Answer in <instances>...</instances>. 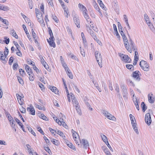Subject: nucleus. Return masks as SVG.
I'll return each mask as SVG.
<instances>
[{
    "instance_id": "f257e3e1",
    "label": "nucleus",
    "mask_w": 155,
    "mask_h": 155,
    "mask_svg": "<svg viewBox=\"0 0 155 155\" xmlns=\"http://www.w3.org/2000/svg\"><path fill=\"white\" fill-rule=\"evenodd\" d=\"M118 54L121 58V60L124 62L127 63L130 62L131 60L127 55L121 53H119Z\"/></svg>"
},
{
    "instance_id": "f03ea898",
    "label": "nucleus",
    "mask_w": 155,
    "mask_h": 155,
    "mask_svg": "<svg viewBox=\"0 0 155 155\" xmlns=\"http://www.w3.org/2000/svg\"><path fill=\"white\" fill-rule=\"evenodd\" d=\"M95 57L96 61L99 66L101 68L102 66V58L101 53L98 51H96L95 52Z\"/></svg>"
},
{
    "instance_id": "7ed1b4c3",
    "label": "nucleus",
    "mask_w": 155,
    "mask_h": 155,
    "mask_svg": "<svg viewBox=\"0 0 155 155\" xmlns=\"http://www.w3.org/2000/svg\"><path fill=\"white\" fill-rule=\"evenodd\" d=\"M140 65L142 69L145 71H149V67L147 62L144 61L142 60L140 62Z\"/></svg>"
},
{
    "instance_id": "20e7f679",
    "label": "nucleus",
    "mask_w": 155,
    "mask_h": 155,
    "mask_svg": "<svg viewBox=\"0 0 155 155\" xmlns=\"http://www.w3.org/2000/svg\"><path fill=\"white\" fill-rule=\"evenodd\" d=\"M125 47L126 49L129 52L131 53V50L129 44L128 43V40L126 36L122 37Z\"/></svg>"
},
{
    "instance_id": "39448f33",
    "label": "nucleus",
    "mask_w": 155,
    "mask_h": 155,
    "mask_svg": "<svg viewBox=\"0 0 155 155\" xmlns=\"http://www.w3.org/2000/svg\"><path fill=\"white\" fill-rule=\"evenodd\" d=\"M145 120V122L148 126L150 124L151 122V119L150 114L149 113H148L146 114Z\"/></svg>"
},
{
    "instance_id": "423d86ee",
    "label": "nucleus",
    "mask_w": 155,
    "mask_h": 155,
    "mask_svg": "<svg viewBox=\"0 0 155 155\" xmlns=\"http://www.w3.org/2000/svg\"><path fill=\"white\" fill-rule=\"evenodd\" d=\"M140 73L139 71H136L133 72L132 76L134 79L139 81L140 79L139 75Z\"/></svg>"
},
{
    "instance_id": "0eeeda50",
    "label": "nucleus",
    "mask_w": 155,
    "mask_h": 155,
    "mask_svg": "<svg viewBox=\"0 0 155 155\" xmlns=\"http://www.w3.org/2000/svg\"><path fill=\"white\" fill-rule=\"evenodd\" d=\"M103 114L106 117L110 120H114V119H116L115 117L113 116L111 114L106 110L103 111Z\"/></svg>"
},
{
    "instance_id": "6e6552de",
    "label": "nucleus",
    "mask_w": 155,
    "mask_h": 155,
    "mask_svg": "<svg viewBox=\"0 0 155 155\" xmlns=\"http://www.w3.org/2000/svg\"><path fill=\"white\" fill-rule=\"evenodd\" d=\"M81 144L83 146L84 148L87 149L89 146V144L88 141L85 139H82L80 141Z\"/></svg>"
},
{
    "instance_id": "1a4fd4ad",
    "label": "nucleus",
    "mask_w": 155,
    "mask_h": 155,
    "mask_svg": "<svg viewBox=\"0 0 155 155\" xmlns=\"http://www.w3.org/2000/svg\"><path fill=\"white\" fill-rule=\"evenodd\" d=\"M27 110L31 114L33 115L35 114V110L33 107L32 105H30V107H28L27 108Z\"/></svg>"
},
{
    "instance_id": "9d476101",
    "label": "nucleus",
    "mask_w": 155,
    "mask_h": 155,
    "mask_svg": "<svg viewBox=\"0 0 155 155\" xmlns=\"http://www.w3.org/2000/svg\"><path fill=\"white\" fill-rule=\"evenodd\" d=\"M121 87L122 89L123 93V97L124 98H127V90L126 87L124 85H122L121 86Z\"/></svg>"
},
{
    "instance_id": "9b49d317",
    "label": "nucleus",
    "mask_w": 155,
    "mask_h": 155,
    "mask_svg": "<svg viewBox=\"0 0 155 155\" xmlns=\"http://www.w3.org/2000/svg\"><path fill=\"white\" fill-rule=\"evenodd\" d=\"M36 16L38 18V22L41 24L43 23L44 22V20L43 19L42 15L41 13H40V14L36 15Z\"/></svg>"
},
{
    "instance_id": "f8f14e48",
    "label": "nucleus",
    "mask_w": 155,
    "mask_h": 155,
    "mask_svg": "<svg viewBox=\"0 0 155 155\" xmlns=\"http://www.w3.org/2000/svg\"><path fill=\"white\" fill-rule=\"evenodd\" d=\"M153 95V94L151 93L149 94L148 95V101L151 104L153 103L155 101V98L152 97Z\"/></svg>"
},
{
    "instance_id": "ddd939ff",
    "label": "nucleus",
    "mask_w": 155,
    "mask_h": 155,
    "mask_svg": "<svg viewBox=\"0 0 155 155\" xmlns=\"http://www.w3.org/2000/svg\"><path fill=\"white\" fill-rule=\"evenodd\" d=\"M83 15L86 19V21L88 22V23L89 24V23H91V19L89 18V17L87 15V12H84V13H83Z\"/></svg>"
},
{
    "instance_id": "4468645a",
    "label": "nucleus",
    "mask_w": 155,
    "mask_h": 155,
    "mask_svg": "<svg viewBox=\"0 0 155 155\" xmlns=\"http://www.w3.org/2000/svg\"><path fill=\"white\" fill-rule=\"evenodd\" d=\"M4 55H3L2 52L0 51V59L3 61H6L5 58L6 57L7 55L6 54L5 51H4Z\"/></svg>"
},
{
    "instance_id": "2eb2a0df",
    "label": "nucleus",
    "mask_w": 155,
    "mask_h": 155,
    "mask_svg": "<svg viewBox=\"0 0 155 155\" xmlns=\"http://www.w3.org/2000/svg\"><path fill=\"white\" fill-rule=\"evenodd\" d=\"M78 6L80 9L81 11L83 12V13L84 12H87V10L86 8L82 4L79 3L78 5Z\"/></svg>"
},
{
    "instance_id": "dca6fc26",
    "label": "nucleus",
    "mask_w": 155,
    "mask_h": 155,
    "mask_svg": "<svg viewBox=\"0 0 155 155\" xmlns=\"http://www.w3.org/2000/svg\"><path fill=\"white\" fill-rule=\"evenodd\" d=\"M55 132L59 135L63 139H65L66 137L64 134L61 131L57 129L55 130Z\"/></svg>"
},
{
    "instance_id": "f3484780",
    "label": "nucleus",
    "mask_w": 155,
    "mask_h": 155,
    "mask_svg": "<svg viewBox=\"0 0 155 155\" xmlns=\"http://www.w3.org/2000/svg\"><path fill=\"white\" fill-rule=\"evenodd\" d=\"M73 136L76 143L79 145V144L78 143V140H78L79 138L78 134L77 133H76L75 134H74H74H73Z\"/></svg>"
},
{
    "instance_id": "a211bd4d",
    "label": "nucleus",
    "mask_w": 155,
    "mask_h": 155,
    "mask_svg": "<svg viewBox=\"0 0 155 155\" xmlns=\"http://www.w3.org/2000/svg\"><path fill=\"white\" fill-rule=\"evenodd\" d=\"M74 21L78 28H80L79 20L76 17H74Z\"/></svg>"
},
{
    "instance_id": "6ab92c4d",
    "label": "nucleus",
    "mask_w": 155,
    "mask_h": 155,
    "mask_svg": "<svg viewBox=\"0 0 155 155\" xmlns=\"http://www.w3.org/2000/svg\"><path fill=\"white\" fill-rule=\"evenodd\" d=\"M66 71L67 75L69 78L71 79H72L73 78V75L69 68H68L67 70Z\"/></svg>"
},
{
    "instance_id": "aec40b11",
    "label": "nucleus",
    "mask_w": 155,
    "mask_h": 155,
    "mask_svg": "<svg viewBox=\"0 0 155 155\" xmlns=\"http://www.w3.org/2000/svg\"><path fill=\"white\" fill-rule=\"evenodd\" d=\"M25 69L28 74L33 72L32 70L27 65H26L25 66Z\"/></svg>"
},
{
    "instance_id": "412c9836",
    "label": "nucleus",
    "mask_w": 155,
    "mask_h": 155,
    "mask_svg": "<svg viewBox=\"0 0 155 155\" xmlns=\"http://www.w3.org/2000/svg\"><path fill=\"white\" fill-rule=\"evenodd\" d=\"M47 41L48 42L49 45L51 47H52L53 48H55L56 46L55 44L54 41H51L50 40L49 41L48 39H47Z\"/></svg>"
},
{
    "instance_id": "4be33fe9",
    "label": "nucleus",
    "mask_w": 155,
    "mask_h": 155,
    "mask_svg": "<svg viewBox=\"0 0 155 155\" xmlns=\"http://www.w3.org/2000/svg\"><path fill=\"white\" fill-rule=\"evenodd\" d=\"M10 34L14 37L16 39L18 38V36L16 33L15 31L14 30H12L11 31Z\"/></svg>"
},
{
    "instance_id": "5701e85b",
    "label": "nucleus",
    "mask_w": 155,
    "mask_h": 155,
    "mask_svg": "<svg viewBox=\"0 0 155 155\" xmlns=\"http://www.w3.org/2000/svg\"><path fill=\"white\" fill-rule=\"evenodd\" d=\"M144 18L145 21H146V23L147 24H150V21L149 20V18L147 14H145L144 15Z\"/></svg>"
},
{
    "instance_id": "b1692460",
    "label": "nucleus",
    "mask_w": 155,
    "mask_h": 155,
    "mask_svg": "<svg viewBox=\"0 0 155 155\" xmlns=\"http://www.w3.org/2000/svg\"><path fill=\"white\" fill-rule=\"evenodd\" d=\"M67 143V145L69 147L72 149L74 150H76V149L75 148V147L74 146V145H73L70 142H68Z\"/></svg>"
},
{
    "instance_id": "393cba45",
    "label": "nucleus",
    "mask_w": 155,
    "mask_h": 155,
    "mask_svg": "<svg viewBox=\"0 0 155 155\" xmlns=\"http://www.w3.org/2000/svg\"><path fill=\"white\" fill-rule=\"evenodd\" d=\"M50 89L52 91L54 92L56 94H57L58 92L57 88L55 87L51 86L50 87Z\"/></svg>"
},
{
    "instance_id": "a878e982",
    "label": "nucleus",
    "mask_w": 155,
    "mask_h": 155,
    "mask_svg": "<svg viewBox=\"0 0 155 155\" xmlns=\"http://www.w3.org/2000/svg\"><path fill=\"white\" fill-rule=\"evenodd\" d=\"M101 137L103 141L105 143H107V141H108L106 136L104 134H102L101 135Z\"/></svg>"
},
{
    "instance_id": "bb28decb",
    "label": "nucleus",
    "mask_w": 155,
    "mask_h": 155,
    "mask_svg": "<svg viewBox=\"0 0 155 155\" xmlns=\"http://www.w3.org/2000/svg\"><path fill=\"white\" fill-rule=\"evenodd\" d=\"M75 109L77 111L78 114L81 115L82 114V113L81 110L80 108L79 105H75Z\"/></svg>"
},
{
    "instance_id": "cd10ccee",
    "label": "nucleus",
    "mask_w": 155,
    "mask_h": 155,
    "mask_svg": "<svg viewBox=\"0 0 155 155\" xmlns=\"http://www.w3.org/2000/svg\"><path fill=\"white\" fill-rule=\"evenodd\" d=\"M141 107L143 112H144L147 109V107L146 106L143 102H142L141 103Z\"/></svg>"
},
{
    "instance_id": "c85d7f7f",
    "label": "nucleus",
    "mask_w": 155,
    "mask_h": 155,
    "mask_svg": "<svg viewBox=\"0 0 155 155\" xmlns=\"http://www.w3.org/2000/svg\"><path fill=\"white\" fill-rule=\"evenodd\" d=\"M38 116L44 120H45L46 121L48 120V119H47V118L43 114H39Z\"/></svg>"
},
{
    "instance_id": "c756f323",
    "label": "nucleus",
    "mask_w": 155,
    "mask_h": 155,
    "mask_svg": "<svg viewBox=\"0 0 155 155\" xmlns=\"http://www.w3.org/2000/svg\"><path fill=\"white\" fill-rule=\"evenodd\" d=\"M97 2L99 3L100 6L104 9V10H106V7H104V5L103 3H102L101 0H98Z\"/></svg>"
},
{
    "instance_id": "7c9ffc66",
    "label": "nucleus",
    "mask_w": 155,
    "mask_h": 155,
    "mask_svg": "<svg viewBox=\"0 0 155 155\" xmlns=\"http://www.w3.org/2000/svg\"><path fill=\"white\" fill-rule=\"evenodd\" d=\"M126 66L128 69L130 70L131 71L134 70V67L132 64H126Z\"/></svg>"
},
{
    "instance_id": "2f4dec72",
    "label": "nucleus",
    "mask_w": 155,
    "mask_h": 155,
    "mask_svg": "<svg viewBox=\"0 0 155 155\" xmlns=\"http://www.w3.org/2000/svg\"><path fill=\"white\" fill-rule=\"evenodd\" d=\"M28 75L29 76V79L31 81H33L34 79V75L33 72L29 73Z\"/></svg>"
},
{
    "instance_id": "473e14b6",
    "label": "nucleus",
    "mask_w": 155,
    "mask_h": 155,
    "mask_svg": "<svg viewBox=\"0 0 155 155\" xmlns=\"http://www.w3.org/2000/svg\"><path fill=\"white\" fill-rule=\"evenodd\" d=\"M53 118L56 123L59 125H61L62 123V121H61L59 120L56 117H54Z\"/></svg>"
},
{
    "instance_id": "72a5a7b5",
    "label": "nucleus",
    "mask_w": 155,
    "mask_h": 155,
    "mask_svg": "<svg viewBox=\"0 0 155 155\" xmlns=\"http://www.w3.org/2000/svg\"><path fill=\"white\" fill-rule=\"evenodd\" d=\"M131 50L133 51L137 50V48L134 43L131 44L130 45Z\"/></svg>"
},
{
    "instance_id": "f704fd0d",
    "label": "nucleus",
    "mask_w": 155,
    "mask_h": 155,
    "mask_svg": "<svg viewBox=\"0 0 155 155\" xmlns=\"http://www.w3.org/2000/svg\"><path fill=\"white\" fill-rule=\"evenodd\" d=\"M93 4L94 6V8L97 10H99V8L98 5H97V3L95 1H94L93 2Z\"/></svg>"
},
{
    "instance_id": "c9c22d12",
    "label": "nucleus",
    "mask_w": 155,
    "mask_h": 155,
    "mask_svg": "<svg viewBox=\"0 0 155 155\" xmlns=\"http://www.w3.org/2000/svg\"><path fill=\"white\" fill-rule=\"evenodd\" d=\"M51 142L54 145H58V141L54 139H52L51 140Z\"/></svg>"
},
{
    "instance_id": "e433bc0d",
    "label": "nucleus",
    "mask_w": 155,
    "mask_h": 155,
    "mask_svg": "<svg viewBox=\"0 0 155 155\" xmlns=\"http://www.w3.org/2000/svg\"><path fill=\"white\" fill-rule=\"evenodd\" d=\"M4 39L5 40L3 41L6 44H8L9 42V39L8 38H7V37L6 36L4 37Z\"/></svg>"
},
{
    "instance_id": "4c0bfd02",
    "label": "nucleus",
    "mask_w": 155,
    "mask_h": 155,
    "mask_svg": "<svg viewBox=\"0 0 155 155\" xmlns=\"http://www.w3.org/2000/svg\"><path fill=\"white\" fill-rule=\"evenodd\" d=\"M18 79L19 82L22 85L24 84V82L21 77H18Z\"/></svg>"
},
{
    "instance_id": "58836bf2",
    "label": "nucleus",
    "mask_w": 155,
    "mask_h": 155,
    "mask_svg": "<svg viewBox=\"0 0 155 155\" xmlns=\"http://www.w3.org/2000/svg\"><path fill=\"white\" fill-rule=\"evenodd\" d=\"M10 122V124L12 128H15V124H14V123H15V121L13 120H11L9 121Z\"/></svg>"
},
{
    "instance_id": "ea45409f",
    "label": "nucleus",
    "mask_w": 155,
    "mask_h": 155,
    "mask_svg": "<svg viewBox=\"0 0 155 155\" xmlns=\"http://www.w3.org/2000/svg\"><path fill=\"white\" fill-rule=\"evenodd\" d=\"M28 129L29 131H30L31 134H32L35 136H36V134L34 131L32 130V128L30 127H28Z\"/></svg>"
},
{
    "instance_id": "a19ab883",
    "label": "nucleus",
    "mask_w": 155,
    "mask_h": 155,
    "mask_svg": "<svg viewBox=\"0 0 155 155\" xmlns=\"http://www.w3.org/2000/svg\"><path fill=\"white\" fill-rule=\"evenodd\" d=\"M40 58L41 59V63L43 65H44L45 63H46L44 59L43 58L42 55H41L39 56Z\"/></svg>"
},
{
    "instance_id": "79ce46f5",
    "label": "nucleus",
    "mask_w": 155,
    "mask_h": 155,
    "mask_svg": "<svg viewBox=\"0 0 155 155\" xmlns=\"http://www.w3.org/2000/svg\"><path fill=\"white\" fill-rule=\"evenodd\" d=\"M9 10V8L7 6H4L2 7V10L7 11Z\"/></svg>"
},
{
    "instance_id": "37998d69",
    "label": "nucleus",
    "mask_w": 155,
    "mask_h": 155,
    "mask_svg": "<svg viewBox=\"0 0 155 155\" xmlns=\"http://www.w3.org/2000/svg\"><path fill=\"white\" fill-rule=\"evenodd\" d=\"M20 110L21 112L22 113H25L26 112V110L25 108L23 107L22 106L21 107Z\"/></svg>"
},
{
    "instance_id": "c03bdc74",
    "label": "nucleus",
    "mask_w": 155,
    "mask_h": 155,
    "mask_svg": "<svg viewBox=\"0 0 155 155\" xmlns=\"http://www.w3.org/2000/svg\"><path fill=\"white\" fill-rule=\"evenodd\" d=\"M104 151L105 152V153L107 155H110L111 153L108 150V149H103Z\"/></svg>"
},
{
    "instance_id": "a18cd8bd",
    "label": "nucleus",
    "mask_w": 155,
    "mask_h": 155,
    "mask_svg": "<svg viewBox=\"0 0 155 155\" xmlns=\"http://www.w3.org/2000/svg\"><path fill=\"white\" fill-rule=\"evenodd\" d=\"M14 58L12 56L10 57L8 61V63L10 65H11L14 60Z\"/></svg>"
},
{
    "instance_id": "49530a36",
    "label": "nucleus",
    "mask_w": 155,
    "mask_h": 155,
    "mask_svg": "<svg viewBox=\"0 0 155 155\" xmlns=\"http://www.w3.org/2000/svg\"><path fill=\"white\" fill-rule=\"evenodd\" d=\"M62 64L63 67L65 69V71H66L68 69V67L67 64L65 63H64V61H63V62H62Z\"/></svg>"
},
{
    "instance_id": "de8ad7c7",
    "label": "nucleus",
    "mask_w": 155,
    "mask_h": 155,
    "mask_svg": "<svg viewBox=\"0 0 155 155\" xmlns=\"http://www.w3.org/2000/svg\"><path fill=\"white\" fill-rule=\"evenodd\" d=\"M31 32L33 38L34 39H35L36 38V34L34 31L33 29H31Z\"/></svg>"
},
{
    "instance_id": "09e8293b",
    "label": "nucleus",
    "mask_w": 155,
    "mask_h": 155,
    "mask_svg": "<svg viewBox=\"0 0 155 155\" xmlns=\"http://www.w3.org/2000/svg\"><path fill=\"white\" fill-rule=\"evenodd\" d=\"M36 107L38 108L40 110H45V108L44 107H42L41 106L39 105H37L36 106Z\"/></svg>"
},
{
    "instance_id": "8fccbe9b",
    "label": "nucleus",
    "mask_w": 155,
    "mask_h": 155,
    "mask_svg": "<svg viewBox=\"0 0 155 155\" xmlns=\"http://www.w3.org/2000/svg\"><path fill=\"white\" fill-rule=\"evenodd\" d=\"M38 85H39V87L41 88L42 91H43V90L45 89V88L44 87V85L42 84L39 83Z\"/></svg>"
},
{
    "instance_id": "3c124183",
    "label": "nucleus",
    "mask_w": 155,
    "mask_h": 155,
    "mask_svg": "<svg viewBox=\"0 0 155 155\" xmlns=\"http://www.w3.org/2000/svg\"><path fill=\"white\" fill-rule=\"evenodd\" d=\"M18 66V64L16 63L14 64L13 65V68L14 70L17 69V68Z\"/></svg>"
},
{
    "instance_id": "603ef678",
    "label": "nucleus",
    "mask_w": 155,
    "mask_h": 155,
    "mask_svg": "<svg viewBox=\"0 0 155 155\" xmlns=\"http://www.w3.org/2000/svg\"><path fill=\"white\" fill-rule=\"evenodd\" d=\"M19 72H20V74L21 75H23V74H25V71L22 69L20 68L19 70Z\"/></svg>"
},
{
    "instance_id": "864d4df0",
    "label": "nucleus",
    "mask_w": 155,
    "mask_h": 155,
    "mask_svg": "<svg viewBox=\"0 0 155 155\" xmlns=\"http://www.w3.org/2000/svg\"><path fill=\"white\" fill-rule=\"evenodd\" d=\"M13 43L16 46L17 49H19V48L20 47V46L18 44V43L15 42V41H13Z\"/></svg>"
},
{
    "instance_id": "5fc2aeb1",
    "label": "nucleus",
    "mask_w": 155,
    "mask_h": 155,
    "mask_svg": "<svg viewBox=\"0 0 155 155\" xmlns=\"http://www.w3.org/2000/svg\"><path fill=\"white\" fill-rule=\"evenodd\" d=\"M38 130V131H39L41 134L43 135H44V133L43 130H42L41 127H38L37 128Z\"/></svg>"
},
{
    "instance_id": "6e6d98bb",
    "label": "nucleus",
    "mask_w": 155,
    "mask_h": 155,
    "mask_svg": "<svg viewBox=\"0 0 155 155\" xmlns=\"http://www.w3.org/2000/svg\"><path fill=\"white\" fill-rule=\"evenodd\" d=\"M18 52H17L16 54L18 56L21 57L22 56V54L19 49L18 50Z\"/></svg>"
},
{
    "instance_id": "4d7b16f0",
    "label": "nucleus",
    "mask_w": 155,
    "mask_h": 155,
    "mask_svg": "<svg viewBox=\"0 0 155 155\" xmlns=\"http://www.w3.org/2000/svg\"><path fill=\"white\" fill-rule=\"evenodd\" d=\"M44 148H45V150L49 153H50V152H51V151L50 149L48 147H44Z\"/></svg>"
},
{
    "instance_id": "13d9d810",
    "label": "nucleus",
    "mask_w": 155,
    "mask_h": 155,
    "mask_svg": "<svg viewBox=\"0 0 155 155\" xmlns=\"http://www.w3.org/2000/svg\"><path fill=\"white\" fill-rule=\"evenodd\" d=\"M48 2L49 5H50L52 7L54 5L53 2H52V1H51V0H48Z\"/></svg>"
},
{
    "instance_id": "bf43d9fd",
    "label": "nucleus",
    "mask_w": 155,
    "mask_h": 155,
    "mask_svg": "<svg viewBox=\"0 0 155 155\" xmlns=\"http://www.w3.org/2000/svg\"><path fill=\"white\" fill-rule=\"evenodd\" d=\"M15 120L17 123L19 124V125L22 124V123L17 118H15Z\"/></svg>"
},
{
    "instance_id": "052dcab7",
    "label": "nucleus",
    "mask_w": 155,
    "mask_h": 155,
    "mask_svg": "<svg viewBox=\"0 0 155 155\" xmlns=\"http://www.w3.org/2000/svg\"><path fill=\"white\" fill-rule=\"evenodd\" d=\"M85 104H86L87 106L89 107V109L90 110H92V108H91L90 107V104H89L88 102L86 101L85 102Z\"/></svg>"
},
{
    "instance_id": "680f3d73",
    "label": "nucleus",
    "mask_w": 155,
    "mask_h": 155,
    "mask_svg": "<svg viewBox=\"0 0 155 155\" xmlns=\"http://www.w3.org/2000/svg\"><path fill=\"white\" fill-rule=\"evenodd\" d=\"M106 144L107 145V147H109V148L110 149V150L112 151H113V149L112 148V147H111V146L110 145V144H109L108 141H107V143H106Z\"/></svg>"
},
{
    "instance_id": "e2e57ef3",
    "label": "nucleus",
    "mask_w": 155,
    "mask_h": 155,
    "mask_svg": "<svg viewBox=\"0 0 155 155\" xmlns=\"http://www.w3.org/2000/svg\"><path fill=\"white\" fill-rule=\"evenodd\" d=\"M33 68L34 70L36 72L38 73V72H39V70L37 68V67L35 66V64H34Z\"/></svg>"
},
{
    "instance_id": "0e129e2a",
    "label": "nucleus",
    "mask_w": 155,
    "mask_h": 155,
    "mask_svg": "<svg viewBox=\"0 0 155 155\" xmlns=\"http://www.w3.org/2000/svg\"><path fill=\"white\" fill-rule=\"evenodd\" d=\"M19 101L18 100V101L19 104L21 105H22L23 104V99L21 98H19Z\"/></svg>"
},
{
    "instance_id": "69168bd1",
    "label": "nucleus",
    "mask_w": 155,
    "mask_h": 155,
    "mask_svg": "<svg viewBox=\"0 0 155 155\" xmlns=\"http://www.w3.org/2000/svg\"><path fill=\"white\" fill-rule=\"evenodd\" d=\"M28 4L29 5V8L31 9L33 8V5L32 4V2H28Z\"/></svg>"
},
{
    "instance_id": "338daca9",
    "label": "nucleus",
    "mask_w": 155,
    "mask_h": 155,
    "mask_svg": "<svg viewBox=\"0 0 155 155\" xmlns=\"http://www.w3.org/2000/svg\"><path fill=\"white\" fill-rule=\"evenodd\" d=\"M91 35L95 40L97 39L96 36L94 33H92V34Z\"/></svg>"
},
{
    "instance_id": "774afa93",
    "label": "nucleus",
    "mask_w": 155,
    "mask_h": 155,
    "mask_svg": "<svg viewBox=\"0 0 155 155\" xmlns=\"http://www.w3.org/2000/svg\"><path fill=\"white\" fill-rule=\"evenodd\" d=\"M9 116H8V118L9 121L13 120V117L10 115V114H8Z\"/></svg>"
}]
</instances>
